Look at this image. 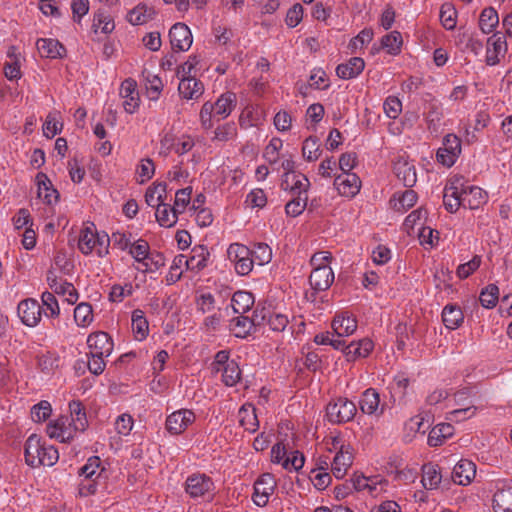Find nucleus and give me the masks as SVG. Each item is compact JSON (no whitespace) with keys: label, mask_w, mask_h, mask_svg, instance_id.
<instances>
[{"label":"nucleus","mask_w":512,"mask_h":512,"mask_svg":"<svg viewBox=\"0 0 512 512\" xmlns=\"http://www.w3.org/2000/svg\"><path fill=\"white\" fill-rule=\"evenodd\" d=\"M25 462L32 468L47 466L52 467L59 459L58 450L47 444L37 434H31L24 446Z\"/></svg>","instance_id":"obj_1"},{"label":"nucleus","mask_w":512,"mask_h":512,"mask_svg":"<svg viewBox=\"0 0 512 512\" xmlns=\"http://www.w3.org/2000/svg\"><path fill=\"white\" fill-rule=\"evenodd\" d=\"M184 490L190 498L197 500H212L215 484L211 477L204 473H194L187 477Z\"/></svg>","instance_id":"obj_2"},{"label":"nucleus","mask_w":512,"mask_h":512,"mask_svg":"<svg viewBox=\"0 0 512 512\" xmlns=\"http://www.w3.org/2000/svg\"><path fill=\"white\" fill-rule=\"evenodd\" d=\"M228 259L234 263L235 271L241 276L248 275L254 266L251 249L241 243H232L227 249Z\"/></svg>","instance_id":"obj_3"},{"label":"nucleus","mask_w":512,"mask_h":512,"mask_svg":"<svg viewBox=\"0 0 512 512\" xmlns=\"http://www.w3.org/2000/svg\"><path fill=\"white\" fill-rule=\"evenodd\" d=\"M210 253L204 245H197L193 247L191 255L189 257L180 254L177 255L173 260L174 268H181L186 266L191 271H200L207 266Z\"/></svg>","instance_id":"obj_4"},{"label":"nucleus","mask_w":512,"mask_h":512,"mask_svg":"<svg viewBox=\"0 0 512 512\" xmlns=\"http://www.w3.org/2000/svg\"><path fill=\"white\" fill-rule=\"evenodd\" d=\"M462 151L461 140L455 134H447L437 150L436 159L445 167H452Z\"/></svg>","instance_id":"obj_5"},{"label":"nucleus","mask_w":512,"mask_h":512,"mask_svg":"<svg viewBox=\"0 0 512 512\" xmlns=\"http://www.w3.org/2000/svg\"><path fill=\"white\" fill-rule=\"evenodd\" d=\"M356 405L347 398H338L326 407V415L332 423H345L352 420L356 414Z\"/></svg>","instance_id":"obj_6"},{"label":"nucleus","mask_w":512,"mask_h":512,"mask_svg":"<svg viewBox=\"0 0 512 512\" xmlns=\"http://www.w3.org/2000/svg\"><path fill=\"white\" fill-rule=\"evenodd\" d=\"M108 243V236L104 235L102 238H100L97 233L93 232L89 228H86L80 232L78 248L85 255H88L94 249H97V254L101 257L108 252Z\"/></svg>","instance_id":"obj_7"},{"label":"nucleus","mask_w":512,"mask_h":512,"mask_svg":"<svg viewBox=\"0 0 512 512\" xmlns=\"http://www.w3.org/2000/svg\"><path fill=\"white\" fill-rule=\"evenodd\" d=\"M256 323L258 325H268L272 331L282 332L289 324L287 314L270 310L269 308L262 307L255 309Z\"/></svg>","instance_id":"obj_8"},{"label":"nucleus","mask_w":512,"mask_h":512,"mask_svg":"<svg viewBox=\"0 0 512 512\" xmlns=\"http://www.w3.org/2000/svg\"><path fill=\"white\" fill-rule=\"evenodd\" d=\"M276 487V481L272 474H262L254 483L252 500L258 507H264L269 501Z\"/></svg>","instance_id":"obj_9"},{"label":"nucleus","mask_w":512,"mask_h":512,"mask_svg":"<svg viewBox=\"0 0 512 512\" xmlns=\"http://www.w3.org/2000/svg\"><path fill=\"white\" fill-rule=\"evenodd\" d=\"M87 345L89 347V356H110L113 351V341L108 333L99 331L90 334L87 338Z\"/></svg>","instance_id":"obj_10"},{"label":"nucleus","mask_w":512,"mask_h":512,"mask_svg":"<svg viewBox=\"0 0 512 512\" xmlns=\"http://www.w3.org/2000/svg\"><path fill=\"white\" fill-rule=\"evenodd\" d=\"M195 421V414L188 409L173 412L166 419V429L172 435L182 434Z\"/></svg>","instance_id":"obj_11"},{"label":"nucleus","mask_w":512,"mask_h":512,"mask_svg":"<svg viewBox=\"0 0 512 512\" xmlns=\"http://www.w3.org/2000/svg\"><path fill=\"white\" fill-rule=\"evenodd\" d=\"M17 312L22 323L28 327L36 326L41 320L42 309L35 299L22 300L18 304Z\"/></svg>","instance_id":"obj_12"},{"label":"nucleus","mask_w":512,"mask_h":512,"mask_svg":"<svg viewBox=\"0 0 512 512\" xmlns=\"http://www.w3.org/2000/svg\"><path fill=\"white\" fill-rule=\"evenodd\" d=\"M170 42L173 50L187 51L193 42L192 33L184 23L174 24L169 31Z\"/></svg>","instance_id":"obj_13"},{"label":"nucleus","mask_w":512,"mask_h":512,"mask_svg":"<svg viewBox=\"0 0 512 512\" xmlns=\"http://www.w3.org/2000/svg\"><path fill=\"white\" fill-rule=\"evenodd\" d=\"M119 94L123 98L124 110L127 113L133 114L140 104L136 81L131 78L125 79L120 86Z\"/></svg>","instance_id":"obj_14"},{"label":"nucleus","mask_w":512,"mask_h":512,"mask_svg":"<svg viewBox=\"0 0 512 512\" xmlns=\"http://www.w3.org/2000/svg\"><path fill=\"white\" fill-rule=\"evenodd\" d=\"M334 186L340 195L353 198L361 188V180L355 173H341L334 179Z\"/></svg>","instance_id":"obj_15"},{"label":"nucleus","mask_w":512,"mask_h":512,"mask_svg":"<svg viewBox=\"0 0 512 512\" xmlns=\"http://www.w3.org/2000/svg\"><path fill=\"white\" fill-rule=\"evenodd\" d=\"M281 187L283 190L290 191L296 195H307L310 182L302 173H284Z\"/></svg>","instance_id":"obj_16"},{"label":"nucleus","mask_w":512,"mask_h":512,"mask_svg":"<svg viewBox=\"0 0 512 512\" xmlns=\"http://www.w3.org/2000/svg\"><path fill=\"white\" fill-rule=\"evenodd\" d=\"M393 170L397 178L405 187L411 188L416 184L417 175L415 166L406 158L399 157L393 165Z\"/></svg>","instance_id":"obj_17"},{"label":"nucleus","mask_w":512,"mask_h":512,"mask_svg":"<svg viewBox=\"0 0 512 512\" xmlns=\"http://www.w3.org/2000/svg\"><path fill=\"white\" fill-rule=\"evenodd\" d=\"M47 282L54 293L67 296L66 300L69 304L76 303L78 292L72 283L67 281L59 282L57 275L51 270L47 272Z\"/></svg>","instance_id":"obj_18"},{"label":"nucleus","mask_w":512,"mask_h":512,"mask_svg":"<svg viewBox=\"0 0 512 512\" xmlns=\"http://www.w3.org/2000/svg\"><path fill=\"white\" fill-rule=\"evenodd\" d=\"M334 281V273L330 266H322L313 268L309 283L315 291L327 290Z\"/></svg>","instance_id":"obj_19"},{"label":"nucleus","mask_w":512,"mask_h":512,"mask_svg":"<svg viewBox=\"0 0 512 512\" xmlns=\"http://www.w3.org/2000/svg\"><path fill=\"white\" fill-rule=\"evenodd\" d=\"M507 51L505 37L500 34H494L487 40L486 63L494 66L499 63V56H503Z\"/></svg>","instance_id":"obj_20"},{"label":"nucleus","mask_w":512,"mask_h":512,"mask_svg":"<svg viewBox=\"0 0 512 512\" xmlns=\"http://www.w3.org/2000/svg\"><path fill=\"white\" fill-rule=\"evenodd\" d=\"M460 186H463L462 183H460V179L451 181L449 185L445 186L443 203L448 212L454 213L460 206L463 207Z\"/></svg>","instance_id":"obj_21"},{"label":"nucleus","mask_w":512,"mask_h":512,"mask_svg":"<svg viewBox=\"0 0 512 512\" xmlns=\"http://www.w3.org/2000/svg\"><path fill=\"white\" fill-rule=\"evenodd\" d=\"M460 193L463 201V207L471 210L478 209L486 202L487 194L477 186H460Z\"/></svg>","instance_id":"obj_22"},{"label":"nucleus","mask_w":512,"mask_h":512,"mask_svg":"<svg viewBox=\"0 0 512 512\" xmlns=\"http://www.w3.org/2000/svg\"><path fill=\"white\" fill-rule=\"evenodd\" d=\"M353 463L352 452L349 447L341 445L340 450L336 453L331 463V471L337 479L345 476L348 468Z\"/></svg>","instance_id":"obj_23"},{"label":"nucleus","mask_w":512,"mask_h":512,"mask_svg":"<svg viewBox=\"0 0 512 512\" xmlns=\"http://www.w3.org/2000/svg\"><path fill=\"white\" fill-rule=\"evenodd\" d=\"M476 474V465L467 459H461L453 468L452 479L456 484H469Z\"/></svg>","instance_id":"obj_24"},{"label":"nucleus","mask_w":512,"mask_h":512,"mask_svg":"<svg viewBox=\"0 0 512 512\" xmlns=\"http://www.w3.org/2000/svg\"><path fill=\"white\" fill-rule=\"evenodd\" d=\"M36 46L40 55L45 58H62L66 54L65 47L56 39L40 38Z\"/></svg>","instance_id":"obj_25"},{"label":"nucleus","mask_w":512,"mask_h":512,"mask_svg":"<svg viewBox=\"0 0 512 512\" xmlns=\"http://www.w3.org/2000/svg\"><path fill=\"white\" fill-rule=\"evenodd\" d=\"M37 181V196L44 203L48 205H52L57 203L59 198V193L56 189L53 188L51 181L44 173H38L36 176Z\"/></svg>","instance_id":"obj_26"},{"label":"nucleus","mask_w":512,"mask_h":512,"mask_svg":"<svg viewBox=\"0 0 512 512\" xmlns=\"http://www.w3.org/2000/svg\"><path fill=\"white\" fill-rule=\"evenodd\" d=\"M374 344L372 340L363 338L358 342H350L345 345L343 353L347 361H354L358 357H367L373 350Z\"/></svg>","instance_id":"obj_27"},{"label":"nucleus","mask_w":512,"mask_h":512,"mask_svg":"<svg viewBox=\"0 0 512 512\" xmlns=\"http://www.w3.org/2000/svg\"><path fill=\"white\" fill-rule=\"evenodd\" d=\"M178 91L185 99H197L202 95L204 86L195 77L183 75L178 85Z\"/></svg>","instance_id":"obj_28"},{"label":"nucleus","mask_w":512,"mask_h":512,"mask_svg":"<svg viewBox=\"0 0 512 512\" xmlns=\"http://www.w3.org/2000/svg\"><path fill=\"white\" fill-rule=\"evenodd\" d=\"M255 319V312L253 313V317L251 319L247 316H243V314H240L239 316L230 320V331L235 337L245 338L250 334L253 326H259Z\"/></svg>","instance_id":"obj_29"},{"label":"nucleus","mask_w":512,"mask_h":512,"mask_svg":"<svg viewBox=\"0 0 512 512\" xmlns=\"http://www.w3.org/2000/svg\"><path fill=\"white\" fill-rule=\"evenodd\" d=\"M236 94L233 92H226L222 94L214 105V117H218V120L227 118L236 107Z\"/></svg>","instance_id":"obj_30"},{"label":"nucleus","mask_w":512,"mask_h":512,"mask_svg":"<svg viewBox=\"0 0 512 512\" xmlns=\"http://www.w3.org/2000/svg\"><path fill=\"white\" fill-rule=\"evenodd\" d=\"M365 67V62L360 57H352L347 63L339 64L336 67V74L339 78L348 80L357 77Z\"/></svg>","instance_id":"obj_31"},{"label":"nucleus","mask_w":512,"mask_h":512,"mask_svg":"<svg viewBox=\"0 0 512 512\" xmlns=\"http://www.w3.org/2000/svg\"><path fill=\"white\" fill-rule=\"evenodd\" d=\"M129 248H130L129 253L131 254V256L135 259V261H137L138 263H140L143 266V268H137V269L141 270L144 273L152 271V267L149 266V264L147 262L149 254H150V252H149L150 247H149L148 242L145 240L139 239L135 243L131 244Z\"/></svg>","instance_id":"obj_32"},{"label":"nucleus","mask_w":512,"mask_h":512,"mask_svg":"<svg viewBox=\"0 0 512 512\" xmlns=\"http://www.w3.org/2000/svg\"><path fill=\"white\" fill-rule=\"evenodd\" d=\"M442 476L437 464L426 463L422 466V485L427 490L438 488Z\"/></svg>","instance_id":"obj_33"},{"label":"nucleus","mask_w":512,"mask_h":512,"mask_svg":"<svg viewBox=\"0 0 512 512\" xmlns=\"http://www.w3.org/2000/svg\"><path fill=\"white\" fill-rule=\"evenodd\" d=\"M69 411L71 416V422L73 424L74 430H79V432H84L88 427V420L86 416V411L79 400H73L69 403Z\"/></svg>","instance_id":"obj_34"},{"label":"nucleus","mask_w":512,"mask_h":512,"mask_svg":"<svg viewBox=\"0 0 512 512\" xmlns=\"http://www.w3.org/2000/svg\"><path fill=\"white\" fill-rule=\"evenodd\" d=\"M178 208L171 207L169 204L165 202L156 207V220L162 227H172L176 224L178 219Z\"/></svg>","instance_id":"obj_35"},{"label":"nucleus","mask_w":512,"mask_h":512,"mask_svg":"<svg viewBox=\"0 0 512 512\" xmlns=\"http://www.w3.org/2000/svg\"><path fill=\"white\" fill-rule=\"evenodd\" d=\"M454 434V427L450 423H440L433 427L428 435V445L437 447Z\"/></svg>","instance_id":"obj_36"},{"label":"nucleus","mask_w":512,"mask_h":512,"mask_svg":"<svg viewBox=\"0 0 512 512\" xmlns=\"http://www.w3.org/2000/svg\"><path fill=\"white\" fill-rule=\"evenodd\" d=\"M442 320L446 328L455 330L462 324L464 315L459 306L449 304L443 308Z\"/></svg>","instance_id":"obj_37"},{"label":"nucleus","mask_w":512,"mask_h":512,"mask_svg":"<svg viewBox=\"0 0 512 512\" xmlns=\"http://www.w3.org/2000/svg\"><path fill=\"white\" fill-rule=\"evenodd\" d=\"M417 194L414 190L407 189L401 194H394L390 200V204L394 210L405 212L415 205L417 202Z\"/></svg>","instance_id":"obj_38"},{"label":"nucleus","mask_w":512,"mask_h":512,"mask_svg":"<svg viewBox=\"0 0 512 512\" xmlns=\"http://www.w3.org/2000/svg\"><path fill=\"white\" fill-rule=\"evenodd\" d=\"M494 512H512V487L498 489L493 496Z\"/></svg>","instance_id":"obj_39"},{"label":"nucleus","mask_w":512,"mask_h":512,"mask_svg":"<svg viewBox=\"0 0 512 512\" xmlns=\"http://www.w3.org/2000/svg\"><path fill=\"white\" fill-rule=\"evenodd\" d=\"M332 328L338 337L349 336L357 329V321L350 316H336L332 321Z\"/></svg>","instance_id":"obj_40"},{"label":"nucleus","mask_w":512,"mask_h":512,"mask_svg":"<svg viewBox=\"0 0 512 512\" xmlns=\"http://www.w3.org/2000/svg\"><path fill=\"white\" fill-rule=\"evenodd\" d=\"M253 304V295L247 291H237L233 294L231 299V306L236 314L248 312Z\"/></svg>","instance_id":"obj_41"},{"label":"nucleus","mask_w":512,"mask_h":512,"mask_svg":"<svg viewBox=\"0 0 512 512\" xmlns=\"http://www.w3.org/2000/svg\"><path fill=\"white\" fill-rule=\"evenodd\" d=\"M239 422L245 430L254 433L259 427L256 409L251 405H243L239 410Z\"/></svg>","instance_id":"obj_42"},{"label":"nucleus","mask_w":512,"mask_h":512,"mask_svg":"<svg viewBox=\"0 0 512 512\" xmlns=\"http://www.w3.org/2000/svg\"><path fill=\"white\" fill-rule=\"evenodd\" d=\"M155 11L144 4H139L127 15V20L132 25H142L153 19Z\"/></svg>","instance_id":"obj_43"},{"label":"nucleus","mask_w":512,"mask_h":512,"mask_svg":"<svg viewBox=\"0 0 512 512\" xmlns=\"http://www.w3.org/2000/svg\"><path fill=\"white\" fill-rule=\"evenodd\" d=\"M379 404V394L373 388L365 390L359 401L361 411L368 415L374 414L377 411Z\"/></svg>","instance_id":"obj_44"},{"label":"nucleus","mask_w":512,"mask_h":512,"mask_svg":"<svg viewBox=\"0 0 512 512\" xmlns=\"http://www.w3.org/2000/svg\"><path fill=\"white\" fill-rule=\"evenodd\" d=\"M132 331L137 340H143L147 337L149 332V324L144 316V312L140 309H135L132 312Z\"/></svg>","instance_id":"obj_45"},{"label":"nucleus","mask_w":512,"mask_h":512,"mask_svg":"<svg viewBox=\"0 0 512 512\" xmlns=\"http://www.w3.org/2000/svg\"><path fill=\"white\" fill-rule=\"evenodd\" d=\"M166 183H157L150 186L145 193V201L147 205L156 208L165 202Z\"/></svg>","instance_id":"obj_46"},{"label":"nucleus","mask_w":512,"mask_h":512,"mask_svg":"<svg viewBox=\"0 0 512 512\" xmlns=\"http://www.w3.org/2000/svg\"><path fill=\"white\" fill-rule=\"evenodd\" d=\"M498 23V13L494 8L488 7L482 10L479 18V27L483 33H491Z\"/></svg>","instance_id":"obj_47"},{"label":"nucleus","mask_w":512,"mask_h":512,"mask_svg":"<svg viewBox=\"0 0 512 512\" xmlns=\"http://www.w3.org/2000/svg\"><path fill=\"white\" fill-rule=\"evenodd\" d=\"M219 373H221L222 382L228 387L235 386L241 379V370L237 362L221 367Z\"/></svg>","instance_id":"obj_48"},{"label":"nucleus","mask_w":512,"mask_h":512,"mask_svg":"<svg viewBox=\"0 0 512 512\" xmlns=\"http://www.w3.org/2000/svg\"><path fill=\"white\" fill-rule=\"evenodd\" d=\"M92 27L95 32L100 28L103 33L108 34L114 30L115 24L111 16L106 11L100 9L94 13Z\"/></svg>","instance_id":"obj_49"},{"label":"nucleus","mask_w":512,"mask_h":512,"mask_svg":"<svg viewBox=\"0 0 512 512\" xmlns=\"http://www.w3.org/2000/svg\"><path fill=\"white\" fill-rule=\"evenodd\" d=\"M382 47L387 50L391 55H397L400 53L402 46V35L398 31H392L382 37Z\"/></svg>","instance_id":"obj_50"},{"label":"nucleus","mask_w":512,"mask_h":512,"mask_svg":"<svg viewBox=\"0 0 512 512\" xmlns=\"http://www.w3.org/2000/svg\"><path fill=\"white\" fill-rule=\"evenodd\" d=\"M74 320L78 326H88L93 321L92 306L86 302L78 304L74 309Z\"/></svg>","instance_id":"obj_51"},{"label":"nucleus","mask_w":512,"mask_h":512,"mask_svg":"<svg viewBox=\"0 0 512 512\" xmlns=\"http://www.w3.org/2000/svg\"><path fill=\"white\" fill-rule=\"evenodd\" d=\"M302 155L307 161H316L320 155L319 139L315 136H309L303 143Z\"/></svg>","instance_id":"obj_52"},{"label":"nucleus","mask_w":512,"mask_h":512,"mask_svg":"<svg viewBox=\"0 0 512 512\" xmlns=\"http://www.w3.org/2000/svg\"><path fill=\"white\" fill-rule=\"evenodd\" d=\"M143 77L145 79V86L151 100H157L163 89L162 80L150 72H144Z\"/></svg>","instance_id":"obj_53"},{"label":"nucleus","mask_w":512,"mask_h":512,"mask_svg":"<svg viewBox=\"0 0 512 512\" xmlns=\"http://www.w3.org/2000/svg\"><path fill=\"white\" fill-rule=\"evenodd\" d=\"M237 136V127L234 122L219 125L214 131L213 141L227 142Z\"/></svg>","instance_id":"obj_54"},{"label":"nucleus","mask_w":512,"mask_h":512,"mask_svg":"<svg viewBox=\"0 0 512 512\" xmlns=\"http://www.w3.org/2000/svg\"><path fill=\"white\" fill-rule=\"evenodd\" d=\"M251 252L254 263L256 262L260 266L268 264L272 259V249L266 243L255 244Z\"/></svg>","instance_id":"obj_55"},{"label":"nucleus","mask_w":512,"mask_h":512,"mask_svg":"<svg viewBox=\"0 0 512 512\" xmlns=\"http://www.w3.org/2000/svg\"><path fill=\"white\" fill-rule=\"evenodd\" d=\"M101 460L98 456L90 457L86 464L79 470V475L84 478L96 479L100 476L103 469H100Z\"/></svg>","instance_id":"obj_56"},{"label":"nucleus","mask_w":512,"mask_h":512,"mask_svg":"<svg viewBox=\"0 0 512 512\" xmlns=\"http://www.w3.org/2000/svg\"><path fill=\"white\" fill-rule=\"evenodd\" d=\"M499 299V288L495 284L488 285L480 293V303L483 307L491 309L495 307Z\"/></svg>","instance_id":"obj_57"},{"label":"nucleus","mask_w":512,"mask_h":512,"mask_svg":"<svg viewBox=\"0 0 512 512\" xmlns=\"http://www.w3.org/2000/svg\"><path fill=\"white\" fill-rule=\"evenodd\" d=\"M443 118V109L439 102L432 101L428 104V110L426 112V120L428 122L429 129L438 127L440 121Z\"/></svg>","instance_id":"obj_58"},{"label":"nucleus","mask_w":512,"mask_h":512,"mask_svg":"<svg viewBox=\"0 0 512 512\" xmlns=\"http://www.w3.org/2000/svg\"><path fill=\"white\" fill-rule=\"evenodd\" d=\"M456 10L450 3L442 4L440 8V21L447 30H452L456 26Z\"/></svg>","instance_id":"obj_59"},{"label":"nucleus","mask_w":512,"mask_h":512,"mask_svg":"<svg viewBox=\"0 0 512 512\" xmlns=\"http://www.w3.org/2000/svg\"><path fill=\"white\" fill-rule=\"evenodd\" d=\"M307 195H296L285 206V212L288 216L297 217L303 213L307 206Z\"/></svg>","instance_id":"obj_60"},{"label":"nucleus","mask_w":512,"mask_h":512,"mask_svg":"<svg viewBox=\"0 0 512 512\" xmlns=\"http://www.w3.org/2000/svg\"><path fill=\"white\" fill-rule=\"evenodd\" d=\"M51 413V404L46 400L40 401L31 408V418L37 423L46 421L50 417Z\"/></svg>","instance_id":"obj_61"},{"label":"nucleus","mask_w":512,"mask_h":512,"mask_svg":"<svg viewBox=\"0 0 512 512\" xmlns=\"http://www.w3.org/2000/svg\"><path fill=\"white\" fill-rule=\"evenodd\" d=\"M42 304L45 307V315L56 318L60 314V308L55 295L51 292L45 291L41 296Z\"/></svg>","instance_id":"obj_62"},{"label":"nucleus","mask_w":512,"mask_h":512,"mask_svg":"<svg viewBox=\"0 0 512 512\" xmlns=\"http://www.w3.org/2000/svg\"><path fill=\"white\" fill-rule=\"evenodd\" d=\"M59 357L55 353L47 352L38 358V365L45 373H50L59 367Z\"/></svg>","instance_id":"obj_63"},{"label":"nucleus","mask_w":512,"mask_h":512,"mask_svg":"<svg viewBox=\"0 0 512 512\" xmlns=\"http://www.w3.org/2000/svg\"><path fill=\"white\" fill-rule=\"evenodd\" d=\"M368 478V484L367 491L370 495L376 497L380 493L386 491V488L388 486V480L380 475H374L367 477Z\"/></svg>","instance_id":"obj_64"}]
</instances>
